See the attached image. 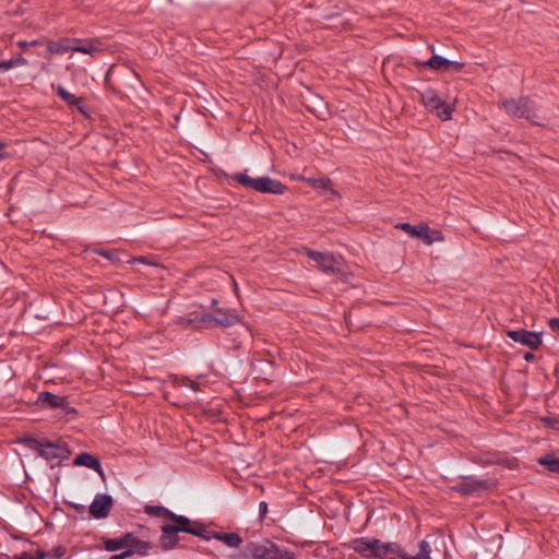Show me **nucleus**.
Instances as JSON below:
<instances>
[{
	"label": "nucleus",
	"instance_id": "obj_1",
	"mask_svg": "<svg viewBox=\"0 0 559 559\" xmlns=\"http://www.w3.org/2000/svg\"><path fill=\"white\" fill-rule=\"evenodd\" d=\"M144 512L151 516L164 518L170 521L160 526L159 547L163 551H170L176 548H185L180 545V533L190 534L194 520L177 514L163 506H145Z\"/></svg>",
	"mask_w": 559,
	"mask_h": 559
},
{
	"label": "nucleus",
	"instance_id": "obj_2",
	"mask_svg": "<svg viewBox=\"0 0 559 559\" xmlns=\"http://www.w3.org/2000/svg\"><path fill=\"white\" fill-rule=\"evenodd\" d=\"M233 559H295V554L264 539L262 543L247 544L243 554L234 556Z\"/></svg>",
	"mask_w": 559,
	"mask_h": 559
},
{
	"label": "nucleus",
	"instance_id": "obj_3",
	"mask_svg": "<svg viewBox=\"0 0 559 559\" xmlns=\"http://www.w3.org/2000/svg\"><path fill=\"white\" fill-rule=\"evenodd\" d=\"M104 548L109 552L120 549H131L136 551L138 556H147L154 545L151 542L140 539L134 532H128L118 538L104 537Z\"/></svg>",
	"mask_w": 559,
	"mask_h": 559
},
{
	"label": "nucleus",
	"instance_id": "obj_4",
	"mask_svg": "<svg viewBox=\"0 0 559 559\" xmlns=\"http://www.w3.org/2000/svg\"><path fill=\"white\" fill-rule=\"evenodd\" d=\"M502 106L510 117L538 124L537 107L528 96L504 99Z\"/></svg>",
	"mask_w": 559,
	"mask_h": 559
},
{
	"label": "nucleus",
	"instance_id": "obj_5",
	"mask_svg": "<svg viewBox=\"0 0 559 559\" xmlns=\"http://www.w3.org/2000/svg\"><path fill=\"white\" fill-rule=\"evenodd\" d=\"M190 535L197 536L203 540L216 539L223 542L228 547L237 548L242 544V538L238 533H221L214 531H207L206 525L194 520V524L191 528Z\"/></svg>",
	"mask_w": 559,
	"mask_h": 559
},
{
	"label": "nucleus",
	"instance_id": "obj_6",
	"mask_svg": "<svg viewBox=\"0 0 559 559\" xmlns=\"http://www.w3.org/2000/svg\"><path fill=\"white\" fill-rule=\"evenodd\" d=\"M317 267L325 274L338 277L345 276V263L341 255L317 251Z\"/></svg>",
	"mask_w": 559,
	"mask_h": 559
},
{
	"label": "nucleus",
	"instance_id": "obj_7",
	"mask_svg": "<svg viewBox=\"0 0 559 559\" xmlns=\"http://www.w3.org/2000/svg\"><path fill=\"white\" fill-rule=\"evenodd\" d=\"M507 336L515 343L528 347L531 350H536L543 343V333L533 332L525 329L508 330Z\"/></svg>",
	"mask_w": 559,
	"mask_h": 559
},
{
	"label": "nucleus",
	"instance_id": "obj_8",
	"mask_svg": "<svg viewBox=\"0 0 559 559\" xmlns=\"http://www.w3.org/2000/svg\"><path fill=\"white\" fill-rule=\"evenodd\" d=\"M317 200L321 199L322 202L326 203L328 210L336 207L341 200V194L334 189L331 179L329 178H317Z\"/></svg>",
	"mask_w": 559,
	"mask_h": 559
},
{
	"label": "nucleus",
	"instance_id": "obj_9",
	"mask_svg": "<svg viewBox=\"0 0 559 559\" xmlns=\"http://www.w3.org/2000/svg\"><path fill=\"white\" fill-rule=\"evenodd\" d=\"M36 405L40 408H61L67 414L76 413L74 407L69 406L67 396L57 395L48 391H44L38 394Z\"/></svg>",
	"mask_w": 559,
	"mask_h": 559
},
{
	"label": "nucleus",
	"instance_id": "obj_10",
	"mask_svg": "<svg viewBox=\"0 0 559 559\" xmlns=\"http://www.w3.org/2000/svg\"><path fill=\"white\" fill-rule=\"evenodd\" d=\"M489 487L490 484L487 479H475L471 476H465L459 484L452 486L451 489L462 496H472L487 490Z\"/></svg>",
	"mask_w": 559,
	"mask_h": 559
},
{
	"label": "nucleus",
	"instance_id": "obj_11",
	"mask_svg": "<svg viewBox=\"0 0 559 559\" xmlns=\"http://www.w3.org/2000/svg\"><path fill=\"white\" fill-rule=\"evenodd\" d=\"M71 454L68 445L60 442H51L48 439H44V444L40 449L39 455L47 461L52 460H68Z\"/></svg>",
	"mask_w": 559,
	"mask_h": 559
},
{
	"label": "nucleus",
	"instance_id": "obj_12",
	"mask_svg": "<svg viewBox=\"0 0 559 559\" xmlns=\"http://www.w3.org/2000/svg\"><path fill=\"white\" fill-rule=\"evenodd\" d=\"M114 507V499L108 493L96 495L91 503L88 511L92 518L96 520L106 519Z\"/></svg>",
	"mask_w": 559,
	"mask_h": 559
},
{
	"label": "nucleus",
	"instance_id": "obj_13",
	"mask_svg": "<svg viewBox=\"0 0 559 559\" xmlns=\"http://www.w3.org/2000/svg\"><path fill=\"white\" fill-rule=\"evenodd\" d=\"M214 326L230 328L241 321L240 314L235 309L215 308Z\"/></svg>",
	"mask_w": 559,
	"mask_h": 559
},
{
	"label": "nucleus",
	"instance_id": "obj_14",
	"mask_svg": "<svg viewBox=\"0 0 559 559\" xmlns=\"http://www.w3.org/2000/svg\"><path fill=\"white\" fill-rule=\"evenodd\" d=\"M74 52L95 56L103 51L102 41L98 38H73Z\"/></svg>",
	"mask_w": 559,
	"mask_h": 559
},
{
	"label": "nucleus",
	"instance_id": "obj_15",
	"mask_svg": "<svg viewBox=\"0 0 559 559\" xmlns=\"http://www.w3.org/2000/svg\"><path fill=\"white\" fill-rule=\"evenodd\" d=\"M378 538L358 537L352 540L350 548L365 558L374 557Z\"/></svg>",
	"mask_w": 559,
	"mask_h": 559
},
{
	"label": "nucleus",
	"instance_id": "obj_16",
	"mask_svg": "<svg viewBox=\"0 0 559 559\" xmlns=\"http://www.w3.org/2000/svg\"><path fill=\"white\" fill-rule=\"evenodd\" d=\"M186 326H194L197 329H210L214 326V314L203 312H191L188 318L181 319Z\"/></svg>",
	"mask_w": 559,
	"mask_h": 559
},
{
	"label": "nucleus",
	"instance_id": "obj_17",
	"mask_svg": "<svg viewBox=\"0 0 559 559\" xmlns=\"http://www.w3.org/2000/svg\"><path fill=\"white\" fill-rule=\"evenodd\" d=\"M394 556H399L404 559L405 551L400 547L397 543H383L378 539L374 558L379 559H394Z\"/></svg>",
	"mask_w": 559,
	"mask_h": 559
},
{
	"label": "nucleus",
	"instance_id": "obj_18",
	"mask_svg": "<svg viewBox=\"0 0 559 559\" xmlns=\"http://www.w3.org/2000/svg\"><path fill=\"white\" fill-rule=\"evenodd\" d=\"M397 227L413 237L423 239L427 245L439 241V237H430V228L426 224L414 226L409 223H401Z\"/></svg>",
	"mask_w": 559,
	"mask_h": 559
},
{
	"label": "nucleus",
	"instance_id": "obj_19",
	"mask_svg": "<svg viewBox=\"0 0 559 559\" xmlns=\"http://www.w3.org/2000/svg\"><path fill=\"white\" fill-rule=\"evenodd\" d=\"M73 464L75 466H85L87 468H91V469L97 472L102 476V478H105V473L103 471L99 459L88 452L79 453L74 457Z\"/></svg>",
	"mask_w": 559,
	"mask_h": 559
},
{
	"label": "nucleus",
	"instance_id": "obj_20",
	"mask_svg": "<svg viewBox=\"0 0 559 559\" xmlns=\"http://www.w3.org/2000/svg\"><path fill=\"white\" fill-rule=\"evenodd\" d=\"M287 187L280 180L267 176L261 177L260 193L283 194Z\"/></svg>",
	"mask_w": 559,
	"mask_h": 559
},
{
	"label": "nucleus",
	"instance_id": "obj_21",
	"mask_svg": "<svg viewBox=\"0 0 559 559\" xmlns=\"http://www.w3.org/2000/svg\"><path fill=\"white\" fill-rule=\"evenodd\" d=\"M47 51L50 55H63L69 51L74 52L73 38L64 37L57 41L48 40Z\"/></svg>",
	"mask_w": 559,
	"mask_h": 559
},
{
	"label": "nucleus",
	"instance_id": "obj_22",
	"mask_svg": "<svg viewBox=\"0 0 559 559\" xmlns=\"http://www.w3.org/2000/svg\"><path fill=\"white\" fill-rule=\"evenodd\" d=\"M57 95L67 103L69 107H74L79 111H85L84 99L76 97L74 94L68 92L64 87L59 86L57 90Z\"/></svg>",
	"mask_w": 559,
	"mask_h": 559
},
{
	"label": "nucleus",
	"instance_id": "obj_23",
	"mask_svg": "<svg viewBox=\"0 0 559 559\" xmlns=\"http://www.w3.org/2000/svg\"><path fill=\"white\" fill-rule=\"evenodd\" d=\"M231 179L238 182L240 186L245 188L252 189L257 192L260 191L261 177L251 178L246 171L245 173H236L231 176Z\"/></svg>",
	"mask_w": 559,
	"mask_h": 559
},
{
	"label": "nucleus",
	"instance_id": "obj_24",
	"mask_svg": "<svg viewBox=\"0 0 559 559\" xmlns=\"http://www.w3.org/2000/svg\"><path fill=\"white\" fill-rule=\"evenodd\" d=\"M449 63H450V60H448L447 58H444L440 55H432L431 58L418 63V66L421 68H429V69L436 70V71H439V70L445 71L447 64H449Z\"/></svg>",
	"mask_w": 559,
	"mask_h": 559
},
{
	"label": "nucleus",
	"instance_id": "obj_25",
	"mask_svg": "<svg viewBox=\"0 0 559 559\" xmlns=\"http://www.w3.org/2000/svg\"><path fill=\"white\" fill-rule=\"evenodd\" d=\"M537 462L548 472L559 475V457H556L554 454H545Z\"/></svg>",
	"mask_w": 559,
	"mask_h": 559
},
{
	"label": "nucleus",
	"instance_id": "obj_26",
	"mask_svg": "<svg viewBox=\"0 0 559 559\" xmlns=\"http://www.w3.org/2000/svg\"><path fill=\"white\" fill-rule=\"evenodd\" d=\"M26 64L27 60L22 55H19L16 58L0 61V72H7L12 68Z\"/></svg>",
	"mask_w": 559,
	"mask_h": 559
},
{
	"label": "nucleus",
	"instance_id": "obj_27",
	"mask_svg": "<svg viewBox=\"0 0 559 559\" xmlns=\"http://www.w3.org/2000/svg\"><path fill=\"white\" fill-rule=\"evenodd\" d=\"M419 551L415 556H408L405 552L404 559H430V545L426 540H421L418 544Z\"/></svg>",
	"mask_w": 559,
	"mask_h": 559
},
{
	"label": "nucleus",
	"instance_id": "obj_28",
	"mask_svg": "<svg viewBox=\"0 0 559 559\" xmlns=\"http://www.w3.org/2000/svg\"><path fill=\"white\" fill-rule=\"evenodd\" d=\"M435 111L439 118L447 121L452 118L453 109L450 105L443 103L442 100H438V104L435 106Z\"/></svg>",
	"mask_w": 559,
	"mask_h": 559
},
{
	"label": "nucleus",
	"instance_id": "obj_29",
	"mask_svg": "<svg viewBox=\"0 0 559 559\" xmlns=\"http://www.w3.org/2000/svg\"><path fill=\"white\" fill-rule=\"evenodd\" d=\"M22 442L25 447H27L31 450L36 451L39 454L40 449L44 444V439H37L32 436H26L23 438Z\"/></svg>",
	"mask_w": 559,
	"mask_h": 559
},
{
	"label": "nucleus",
	"instance_id": "obj_30",
	"mask_svg": "<svg viewBox=\"0 0 559 559\" xmlns=\"http://www.w3.org/2000/svg\"><path fill=\"white\" fill-rule=\"evenodd\" d=\"M96 254L102 255L109 260L114 264L120 263L122 260L120 259V253L118 251H110L105 249H96L94 251Z\"/></svg>",
	"mask_w": 559,
	"mask_h": 559
},
{
	"label": "nucleus",
	"instance_id": "obj_31",
	"mask_svg": "<svg viewBox=\"0 0 559 559\" xmlns=\"http://www.w3.org/2000/svg\"><path fill=\"white\" fill-rule=\"evenodd\" d=\"M177 382L179 385L190 388L195 392L201 390V385L199 382H197L195 380H192L191 378L186 377V376L178 378Z\"/></svg>",
	"mask_w": 559,
	"mask_h": 559
},
{
	"label": "nucleus",
	"instance_id": "obj_32",
	"mask_svg": "<svg viewBox=\"0 0 559 559\" xmlns=\"http://www.w3.org/2000/svg\"><path fill=\"white\" fill-rule=\"evenodd\" d=\"M438 100H440V99L437 97L435 92H427L424 95L425 105L430 106L433 109H435L436 104H438Z\"/></svg>",
	"mask_w": 559,
	"mask_h": 559
},
{
	"label": "nucleus",
	"instance_id": "obj_33",
	"mask_svg": "<svg viewBox=\"0 0 559 559\" xmlns=\"http://www.w3.org/2000/svg\"><path fill=\"white\" fill-rule=\"evenodd\" d=\"M48 557L61 558L67 554V548L62 545L55 546L50 551L47 552Z\"/></svg>",
	"mask_w": 559,
	"mask_h": 559
},
{
	"label": "nucleus",
	"instance_id": "obj_34",
	"mask_svg": "<svg viewBox=\"0 0 559 559\" xmlns=\"http://www.w3.org/2000/svg\"><path fill=\"white\" fill-rule=\"evenodd\" d=\"M133 555H136V551L131 550V549H124V550H123L122 552H120V554L111 555V556L109 557V559H127V558L132 557Z\"/></svg>",
	"mask_w": 559,
	"mask_h": 559
},
{
	"label": "nucleus",
	"instance_id": "obj_35",
	"mask_svg": "<svg viewBox=\"0 0 559 559\" xmlns=\"http://www.w3.org/2000/svg\"><path fill=\"white\" fill-rule=\"evenodd\" d=\"M17 46L21 48V49H26L28 47H32V46H39L43 44L41 40L39 39H34V40H19L17 43Z\"/></svg>",
	"mask_w": 559,
	"mask_h": 559
},
{
	"label": "nucleus",
	"instance_id": "obj_36",
	"mask_svg": "<svg viewBox=\"0 0 559 559\" xmlns=\"http://www.w3.org/2000/svg\"><path fill=\"white\" fill-rule=\"evenodd\" d=\"M464 67V63L462 62H459V61H451L450 60V63L447 64V70L445 71H453V72H460Z\"/></svg>",
	"mask_w": 559,
	"mask_h": 559
},
{
	"label": "nucleus",
	"instance_id": "obj_37",
	"mask_svg": "<svg viewBox=\"0 0 559 559\" xmlns=\"http://www.w3.org/2000/svg\"><path fill=\"white\" fill-rule=\"evenodd\" d=\"M7 143L0 141V160L11 157V154L5 151Z\"/></svg>",
	"mask_w": 559,
	"mask_h": 559
},
{
	"label": "nucleus",
	"instance_id": "obj_38",
	"mask_svg": "<svg viewBox=\"0 0 559 559\" xmlns=\"http://www.w3.org/2000/svg\"><path fill=\"white\" fill-rule=\"evenodd\" d=\"M259 513L260 516L263 519L265 514L267 513V503L265 501H261L259 503Z\"/></svg>",
	"mask_w": 559,
	"mask_h": 559
},
{
	"label": "nucleus",
	"instance_id": "obj_39",
	"mask_svg": "<svg viewBox=\"0 0 559 559\" xmlns=\"http://www.w3.org/2000/svg\"><path fill=\"white\" fill-rule=\"evenodd\" d=\"M549 328L551 331H559V318H551L549 320Z\"/></svg>",
	"mask_w": 559,
	"mask_h": 559
},
{
	"label": "nucleus",
	"instance_id": "obj_40",
	"mask_svg": "<svg viewBox=\"0 0 559 559\" xmlns=\"http://www.w3.org/2000/svg\"><path fill=\"white\" fill-rule=\"evenodd\" d=\"M48 557L47 551L38 549L34 556H32V559H45Z\"/></svg>",
	"mask_w": 559,
	"mask_h": 559
},
{
	"label": "nucleus",
	"instance_id": "obj_41",
	"mask_svg": "<svg viewBox=\"0 0 559 559\" xmlns=\"http://www.w3.org/2000/svg\"><path fill=\"white\" fill-rule=\"evenodd\" d=\"M70 507L76 511L78 513H84L85 512V506L79 504V503H71Z\"/></svg>",
	"mask_w": 559,
	"mask_h": 559
},
{
	"label": "nucleus",
	"instance_id": "obj_42",
	"mask_svg": "<svg viewBox=\"0 0 559 559\" xmlns=\"http://www.w3.org/2000/svg\"><path fill=\"white\" fill-rule=\"evenodd\" d=\"M7 559H32V555H29L28 552L24 551L21 555L15 556L13 558L7 557Z\"/></svg>",
	"mask_w": 559,
	"mask_h": 559
},
{
	"label": "nucleus",
	"instance_id": "obj_43",
	"mask_svg": "<svg viewBox=\"0 0 559 559\" xmlns=\"http://www.w3.org/2000/svg\"><path fill=\"white\" fill-rule=\"evenodd\" d=\"M523 358L525 361H532L535 358V355L533 353L528 352V353L524 354Z\"/></svg>",
	"mask_w": 559,
	"mask_h": 559
},
{
	"label": "nucleus",
	"instance_id": "obj_44",
	"mask_svg": "<svg viewBox=\"0 0 559 559\" xmlns=\"http://www.w3.org/2000/svg\"><path fill=\"white\" fill-rule=\"evenodd\" d=\"M430 237H439V240L442 239V236H441V231L439 230H436V229H430Z\"/></svg>",
	"mask_w": 559,
	"mask_h": 559
},
{
	"label": "nucleus",
	"instance_id": "obj_45",
	"mask_svg": "<svg viewBox=\"0 0 559 559\" xmlns=\"http://www.w3.org/2000/svg\"><path fill=\"white\" fill-rule=\"evenodd\" d=\"M134 261L145 263V258L144 257L132 258V260H130L129 262H134Z\"/></svg>",
	"mask_w": 559,
	"mask_h": 559
},
{
	"label": "nucleus",
	"instance_id": "obj_46",
	"mask_svg": "<svg viewBox=\"0 0 559 559\" xmlns=\"http://www.w3.org/2000/svg\"><path fill=\"white\" fill-rule=\"evenodd\" d=\"M308 257L311 258V259H314V250L310 249L308 251Z\"/></svg>",
	"mask_w": 559,
	"mask_h": 559
},
{
	"label": "nucleus",
	"instance_id": "obj_47",
	"mask_svg": "<svg viewBox=\"0 0 559 559\" xmlns=\"http://www.w3.org/2000/svg\"><path fill=\"white\" fill-rule=\"evenodd\" d=\"M217 302H218V301H217V299H212V300H211V306H212L213 308H215V307H216V305H217Z\"/></svg>",
	"mask_w": 559,
	"mask_h": 559
},
{
	"label": "nucleus",
	"instance_id": "obj_48",
	"mask_svg": "<svg viewBox=\"0 0 559 559\" xmlns=\"http://www.w3.org/2000/svg\"><path fill=\"white\" fill-rule=\"evenodd\" d=\"M307 181L314 187V178H308Z\"/></svg>",
	"mask_w": 559,
	"mask_h": 559
},
{
	"label": "nucleus",
	"instance_id": "obj_49",
	"mask_svg": "<svg viewBox=\"0 0 559 559\" xmlns=\"http://www.w3.org/2000/svg\"><path fill=\"white\" fill-rule=\"evenodd\" d=\"M316 117H317V118H320V119H324V117H323V116H321V115H319L318 112L316 114Z\"/></svg>",
	"mask_w": 559,
	"mask_h": 559
}]
</instances>
